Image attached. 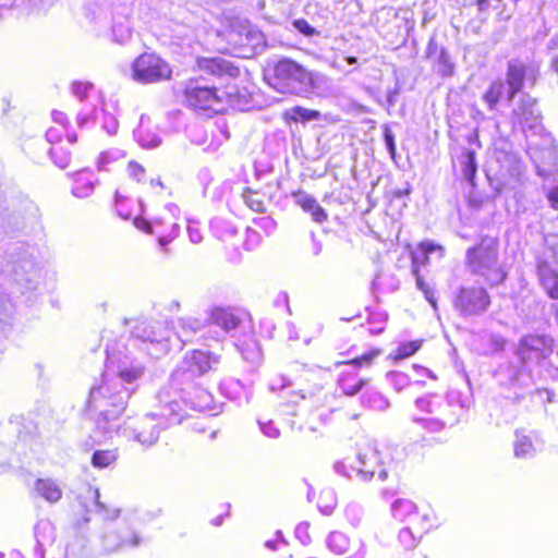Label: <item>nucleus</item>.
Returning <instances> with one entry per match:
<instances>
[{
    "instance_id": "1",
    "label": "nucleus",
    "mask_w": 558,
    "mask_h": 558,
    "mask_svg": "<svg viewBox=\"0 0 558 558\" xmlns=\"http://www.w3.org/2000/svg\"><path fill=\"white\" fill-rule=\"evenodd\" d=\"M499 239L481 235L465 252L464 265L468 271L481 278L489 288L505 284L508 270L498 263Z\"/></svg>"
},
{
    "instance_id": "2",
    "label": "nucleus",
    "mask_w": 558,
    "mask_h": 558,
    "mask_svg": "<svg viewBox=\"0 0 558 558\" xmlns=\"http://www.w3.org/2000/svg\"><path fill=\"white\" fill-rule=\"evenodd\" d=\"M392 515L395 520L405 525L403 531L415 539L438 527L436 515L429 506L423 505L418 508L409 499H398L392 505Z\"/></svg>"
},
{
    "instance_id": "3",
    "label": "nucleus",
    "mask_w": 558,
    "mask_h": 558,
    "mask_svg": "<svg viewBox=\"0 0 558 558\" xmlns=\"http://www.w3.org/2000/svg\"><path fill=\"white\" fill-rule=\"evenodd\" d=\"M219 36L228 44L229 50L240 58H252L265 46L264 34L246 21L231 22L219 32Z\"/></svg>"
},
{
    "instance_id": "4",
    "label": "nucleus",
    "mask_w": 558,
    "mask_h": 558,
    "mask_svg": "<svg viewBox=\"0 0 558 558\" xmlns=\"http://www.w3.org/2000/svg\"><path fill=\"white\" fill-rule=\"evenodd\" d=\"M265 77L267 83L280 93L292 94L298 84H308L312 88L316 87L314 74L288 58L268 66Z\"/></svg>"
},
{
    "instance_id": "5",
    "label": "nucleus",
    "mask_w": 558,
    "mask_h": 558,
    "mask_svg": "<svg viewBox=\"0 0 558 558\" xmlns=\"http://www.w3.org/2000/svg\"><path fill=\"white\" fill-rule=\"evenodd\" d=\"M131 77L141 84L171 81L173 66L156 51H143L131 63Z\"/></svg>"
},
{
    "instance_id": "6",
    "label": "nucleus",
    "mask_w": 558,
    "mask_h": 558,
    "mask_svg": "<svg viewBox=\"0 0 558 558\" xmlns=\"http://www.w3.org/2000/svg\"><path fill=\"white\" fill-rule=\"evenodd\" d=\"M453 307L462 316H477L492 305V296L483 286H462L456 293Z\"/></svg>"
},
{
    "instance_id": "7",
    "label": "nucleus",
    "mask_w": 558,
    "mask_h": 558,
    "mask_svg": "<svg viewBox=\"0 0 558 558\" xmlns=\"http://www.w3.org/2000/svg\"><path fill=\"white\" fill-rule=\"evenodd\" d=\"M537 102V98L534 97L521 98L511 112L513 125L525 134L543 129V114Z\"/></svg>"
},
{
    "instance_id": "8",
    "label": "nucleus",
    "mask_w": 558,
    "mask_h": 558,
    "mask_svg": "<svg viewBox=\"0 0 558 558\" xmlns=\"http://www.w3.org/2000/svg\"><path fill=\"white\" fill-rule=\"evenodd\" d=\"M539 76L538 69L532 66L519 58L507 62L506 76L504 82L519 95L523 92L525 82L534 87Z\"/></svg>"
},
{
    "instance_id": "9",
    "label": "nucleus",
    "mask_w": 558,
    "mask_h": 558,
    "mask_svg": "<svg viewBox=\"0 0 558 558\" xmlns=\"http://www.w3.org/2000/svg\"><path fill=\"white\" fill-rule=\"evenodd\" d=\"M63 133L64 135L58 126H51L46 133L47 140L51 144L49 155L60 168H66L71 163L72 151L70 148L76 142L75 134Z\"/></svg>"
},
{
    "instance_id": "10",
    "label": "nucleus",
    "mask_w": 558,
    "mask_h": 558,
    "mask_svg": "<svg viewBox=\"0 0 558 558\" xmlns=\"http://www.w3.org/2000/svg\"><path fill=\"white\" fill-rule=\"evenodd\" d=\"M182 94L186 105L195 110H214L222 102L215 86H186Z\"/></svg>"
},
{
    "instance_id": "11",
    "label": "nucleus",
    "mask_w": 558,
    "mask_h": 558,
    "mask_svg": "<svg viewBox=\"0 0 558 558\" xmlns=\"http://www.w3.org/2000/svg\"><path fill=\"white\" fill-rule=\"evenodd\" d=\"M517 96L502 78H495L488 84L482 99L489 111H497L502 104L511 105Z\"/></svg>"
},
{
    "instance_id": "12",
    "label": "nucleus",
    "mask_w": 558,
    "mask_h": 558,
    "mask_svg": "<svg viewBox=\"0 0 558 558\" xmlns=\"http://www.w3.org/2000/svg\"><path fill=\"white\" fill-rule=\"evenodd\" d=\"M196 68L209 76L235 78L240 75V68L221 57H201L196 59Z\"/></svg>"
},
{
    "instance_id": "13",
    "label": "nucleus",
    "mask_w": 558,
    "mask_h": 558,
    "mask_svg": "<svg viewBox=\"0 0 558 558\" xmlns=\"http://www.w3.org/2000/svg\"><path fill=\"white\" fill-rule=\"evenodd\" d=\"M519 0H474L477 11L493 15L496 22H508L514 14Z\"/></svg>"
},
{
    "instance_id": "14",
    "label": "nucleus",
    "mask_w": 558,
    "mask_h": 558,
    "mask_svg": "<svg viewBox=\"0 0 558 558\" xmlns=\"http://www.w3.org/2000/svg\"><path fill=\"white\" fill-rule=\"evenodd\" d=\"M520 350L526 359L543 360L551 354L554 344L546 336L527 335L521 340Z\"/></svg>"
},
{
    "instance_id": "15",
    "label": "nucleus",
    "mask_w": 558,
    "mask_h": 558,
    "mask_svg": "<svg viewBox=\"0 0 558 558\" xmlns=\"http://www.w3.org/2000/svg\"><path fill=\"white\" fill-rule=\"evenodd\" d=\"M426 59H434L433 69L441 76H452L454 73V63L448 50L440 47L438 43L432 38L428 40L425 49Z\"/></svg>"
},
{
    "instance_id": "16",
    "label": "nucleus",
    "mask_w": 558,
    "mask_h": 558,
    "mask_svg": "<svg viewBox=\"0 0 558 558\" xmlns=\"http://www.w3.org/2000/svg\"><path fill=\"white\" fill-rule=\"evenodd\" d=\"M439 253L445 255V247L433 241H421L416 244V250L410 253L412 272H421V268L429 264V255Z\"/></svg>"
},
{
    "instance_id": "17",
    "label": "nucleus",
    "mask_w": 558,
    "mask_h": 558,
    "mask_svg": "<svg viewBox=\"0 0 558 558\" xmlns=\"http://www.w3.org/2000/svg\"><path fill=\"white\" fill-rule=\"evenodd\" d=\"M537 276L541 286L550 299L558 300V271L547 260L537 264Z\"/></svg>"
},
{
    "instance_id": "18",
    "label": "nucleus",
    "mask_w": 558,
    "mask_h": 558,
    "mask_svg": "<svg viewBox=\"0 0 558 558\" xmlns=\"http://www.w3.org/2000/svg\"><path fill=\"white\" fill-rule=\"evenodd\" d=\"M295 203L305 211L308 213L312 219L317 223H324L328 219L326 210L317 203V201L301 190L292 192Z\"/></svg>"
},
{
    "instance_id": "19",
    "label": "nucleus",
    "mask_w": 558,
    "mask_h": 558,
    "mask_svg": "<svg viewBox=\"0 0 558 558\" xmlns=\"http://www.w3.org/2000/svg\"><path fill=\"white\" fill-rule=\"evenodd\" d=\"M34 490L37 496L50 504H56L62 498V488L49 477H40L35 481Z\"/></svg>"
},
{
    "instance_id": "20",
    "label": "nucleus",
    "mask_w": 558,
    "mask_h": 558,
    "mask_svg": "<svg viewBox=\"0 0 558 558\" xmlns=\"http://www.w3.org/2000/svg\"><path fill=\"white\" fill-rule=\"evenodd\" d=\"M361 468L359 473L364 480L372 478L375 474L383 480L387 478V472L377 463V454L374 450H369L360 456Z\"/></svg>"
},
{
    "instance_id": "21",
    "label": "nucleus",
    "mask_w": 558,
    "mask_h": 558,
    "mask_svg": "<svg viewBox=\"0 0 558 558\" xmlns=\"http://www.w3.org/2000/svg\"><path fill=\"white\" fill-rule=\"evenodd\" d=\"M364 385L365 379L352 368L342 371L338 379V386L348 396L357 393Z\"/></svg>"
},
{
    "instance_id": "22",
    "label": "nucleus",
    "mask_w": 558,
    "mask_h": 558,
    "mask_svg": "<svg viewBox=\"0 0 558 558\" xmlns=\"http://www.w3.org/2000/svg\"><path fill=\"white\" fill-rule=\"evenodd\" d=\"M186 364L190 372L203 375L211 368V355L206 351L193 350L186 357Z\"/></svg>"
},
{
    "instance_id": "23",
    "label": "nucleus",
    "mask_w": 558,
    "mask_h": 558,
    "mask_svg": "<svg viewBox=\"0 0 558 558\" xmlns=\"http://www.w3.org/2000/svg\"><path fill=\"white\" fill-rule=\"evenodd\" d=\"M424 339H414L399 343V345L392 350L387 359L392 363H399L402 360L409 359L415 355L423 347Z\"/></svg>"
},
{
    "instance_id": "24",
    "label": "nucleus",
    "mask_w": 558,
    "mask_h": 558,
    "mask_svg": "<svg viewBox=\"0 0 558 558\" xmlns=\"http://www.w3.org/2000/svg\"><path fill=\"white\" fill-rule=\"evenodd\" d=\"M72 194L78 198H85L94 192V180L89 173H76L72 177Z\"/></svg>"
},
{
    "instance_id": "25",
    "label": "nucleus",
    "mask_w": 558,
    "mask_h": 558,
    "mask_svg": "<svg viewBox=\"0 0 558 558\" xmlns=\"http://www.w3.org/2000/svg\"><path fill=\"white\" fill-rule=\"evenodd\" d=\"M281 117L286 123H305L312 120H318L320 118V113L317 110H311L303 108L301 106H294L291 109L283 111Z\"/></svg>"
},
{
    "instance_id": "26",
    "label": "nucleus",
    "mask_w": 558,
    "mask_h": 558,
    "mask_svg": "<svg viewBox=\"0 0 558 558\" xmlns=\"http://www.w3.org/2000/svg\"><path fill=\"white\" fill-rule=\"evenodd\" d=\"M210 317L215 325L226 330L234 329L240 324V318L238 316H235L232 312L223 308H216L213 311Z\"/></svg>"
},
{
    "instance_id": "27",
    "label": "nucleus",
    "mask_w": 558,
    "mask_h": 558,
    "mask_svg": "<svg viewBox=\"0 0 558 558\" xmlns=\"http://www.w3.org/2000/svg\"><path fill=\"white\" fill-rule=\"evenodd\" d=\"M461 169L465 179L471 185H474V179L477 171V165L475 162L476 151L474 149H464L462 153Z\"/></svg>"
},
{
    "instance_id": "28",
    "label": "nucleus",
    "mask_w": 558,
    "mask_h": 558,
    "mask_svg": "<svg viewBox=\"0 0 558 558\" xmlns=\"http://www.w3.org/2000/svg\"><path fill=\"white\" fill-rule=\"evenodd\" d=\"M118 459L117 449H99L93 453L92 464L97 469L112 465Z\"/></svg>"
},
{
    "instance_id": "29",
    "label": "nucleus",
    "mask_w": 558,
    "mask_h": 558,
    "mask_svg": "<svg viewBox=\"0 0 558 558\" xmlns=\"http://www.w3.org/2000/svg\"><path fill=\"white\" fill-rule=\"evenodd\" d=\"M381 354V349L374 348L366 353L343 362H338L337 365H348L356 367H368L373 364L375 359Z\"/></svg>"
},
{
    "instance_id": "30",
    "label": "nucleus",
    "mask_w": 558,
    "mask_h": 558,
    "mask_svg": "<svg viewBox=\"0 0 558 558\" xmlns=\"http://www.w3.org/2000/svg\"><path fill=\"white\" fill-rule=\"evenodd\" d=\"M415 277L417 288L423 292L426 301L433 306L434 310H437V300L433 290L425 282L424 277L421 272H412Z\"/></svg>"
},
{
    "instance_id": "31",
    "label": "nucleus",
    "mask_w": 558,
    "mask_h": 558,
    "mask_svg": "<svg viewBox=\"0 0 558 558\" xmlns=\"http://www.w3.org/2000/svg\"><path fill=\"white\" fill-rule=\"evenodd\" d=\"M144 373L143 367H123L118 372V376L125 383H133Z\"/></svg>"
},
{
    "instance_id": "32",
    "label": "nucleus",
    "mask_w": 558,
    "mask_h": 558,
    "mask_svg": "<svg viewBox=\"0 0 558 558\" xmlns=\"http://www.w3.org/2000/svg\"><path fill=\"white\" fill-rule=\"evenodd\" d=\"M93 89V84L84 81H75L71 84L72 93L80 99L84 100Z\"/></svg>"
},
{
    "instance_id": "33",
    "label": "nucleus",
    "mask_w": 558,
    "mask_h": 558,
    "mask_svg": "<svg viewBox=\"0 0 558 558\" xmlns=\"http://www.w3.org/2000/svg\"><path fill=\"white\" fill-rule=\"evenodd\" d=\"M514 454L517 457H525L527 453H530L533 449V445L530 438L523 436L520 438H517L513 445Z\"/></svg>"
},
{
    "instance_id": "34",
    "label": "nucleus",
    "mask_w": 558,
    "mask_h": 558,
    "mask_svg": "<svg viewBox=\"0 0 558 558\" xmlns=\"http://www.w3.org/2000/svg\"><path fill=\"white\" fill-rule=\"evenodd\" d=\"M292 24L294 28L304 36L311 37L319 34V32L316 31L305 19H296Z\"/></svg>"
},
{
    "instance_id": "35",
    "label": "nucleus",
    "mask_w": 558,
    "mask_h": 558,
    "mask_svg": "<svg viewBox=\"0 0 558 558\" xmlns=\"http://www.w3.org/2000/svg\"><path fill=\"white\" fill-rule=\"evenodd\" d=\"M128 172L129 175L136 180L137 182L142 181L145 175L144 167L136 161H130L128 163Z\"/></svg>"
},
{
    "instance_id": "36",
    "label": "nucleus",
    "mask_w": 558,
    "mask_h": 558,
    "mask_svg": "<svg viewBox=\"0 0 558 558\" xmlns=\"http://www.w3.org/2000/svg\"><path fill=\"white\" fill-rule=\"evenodd\" d=\"M256 193L252 191H247L244 195L245 203L255 211L263 213L265 210V205L262 201L255 199Z\"/></svg>"
},
{
    "instance_id": "37",
    "label": "nucleus",
    "mask_w": 558,
    "mask_h": 558,
    "mask_svg": "<svg viewBox=\"0 0 558 558\" xmlns=\"http://www.w3.org/2000/svg\"><path fill=\"white\" fill-rule=\"evenodd\" d=\"M133 223L137 230H140L146 234H153V227L146 218L136 217L133 220Z\"/></svg>"
},
{
    "instance_id": "38",
    "label": "nucleus",
    "mask_w": 558,
    "mask_h": 558,
    "mask_svg": "<svg viewBox=\"0 0 558 558\" xmlns=\"http://www.w3.org/2000/svg\"><path fill=\"white\" fill-rule=\"evenodd\" d=\"M384 137H385V142H386V145H387L390 156L392 158H395L396 157L395 137L389 128L385 129Z\"/></svg>"
},
{
    "instance_id": "39",
    "label": "nucleus",
    "mask_w": 558,
    "mask_h": 558,
    "mask_svg": "<svg viewBox=\"0 0 558 558\" xmlns=\"http://www.w3.org/2000/svg\"><path fill=\"white\" fill-rule=\"evenodd\" d=\"M52 119L56 123H58L62 130H60L61 132H66L65 131V125L68 123V117L66 114L63 112V111H60V110H53L52 111ZM64 135V133H62Z\"/></svg>"
},
{
    "instance_id": "40",
    "label": "nucleus",
    "mask_w": 558,
    "mask_h": 558,
    "mask_svg": "<svg viewBox=\"0 0 558 558\" xmlns=\"http://www.w3.org/2000/svg\"><path fill=\"white\" fill-rule=\"evenodd\" d=\"M547 199L554 209H558V186H554L551 190H549L547 193Z\"/></svg>"
},
{
    "instance_id": "41",
    "label": "nucleus",
    "mask_w": 558,
    "mask_h": 558,
    "mask_svg": "<svg viewBox=\"0 0 558 558\" xmlns=\"http://www.w3.org/2000/svg\"><path fill=\"white\" fill-rule=\"evenodd\" d=\"M308 529H310V523H307V522L300 523L295 529V533H296L298 537H300V538L308 537V534H307Z\"/></svg>"
},
{
    "instance_id": "42",
    "label": "nucleus",
    "mask_w": 558,
    "mask_h": 558,
    "mask_svg": "<svg viewBox=\"0 0 558 558\" xmlns=\"http://www.w3.org/2000/svg\"><path fill=\"white\" fill-rule=\"evenodd\" d=\"M141 543V538L137 535H132L129 538L122 541V546H137Z\"/></svg>"
},
{
    "instance_id": "43",
    "label": "nucleus",
    "mask_w": 558,
    "mask_h": 558,
    "mask_svg": "<svg viewBox=\"0 0 558 558\" xmlns=\"http://www.w3.org/2000/svg\"><path fill=\"white\" fill-rule=\"evenodd\" d=\"M469 141L470 142H473L476 144V146L480 148L481 147V142H480V138H478V133L477 131H474L470 136H469Z\"/></svg>"
},
{
    "instance_id": "44",
    "label": "nucleus",
    "mask_w": 558,
    "mask_h": 558,
    "mask_svg": "<svg viewBox=\"0 0 558 558\" xmlns=\"http://www.w3.org/2000/svg\"><path fill=\"white\" fill-rule=\"evenodd\" d=\"M265 434H267L269 437H277L279 435V432L278 429L276 428H272V427H268L267 429L265 428L264 429Z\"/></svg>"
},
{
    "instance_id": "45",
    "label": "nucleus",
    "mask_w": 558,
    "mask_h": 558,
    "mask_svg": "<svg viewBox=\"0 0 558 558\" xmlns=\"http://www.w3.org/2000/svg\"><path fill=\"white\" fill-rule=\"evenodd\" d=\"M415 368L422 369L427 376H429L432 379H436V376L430 372V369L425 368L423 366L414 365Z\"/></svg>"
},
{
    "instance_id": "46",
    "label": "nucleus",
    "mask_w": 558,
    "mask_h": 558,
    "mask_svg": "<svg viewBox=\"0 0 558 558\" xmlns=\"http://www.w3.org/2000/svg\"><path fill=\"white\" fill-rule=\"evenodd\" d=\"M551 69L558 74V56L551 61Z\"/></svg>"
},
{
    "instance_id": "47",
    "label": "nucleus",
    "mask_w": 558,
    "mask_h": 558,
    "mask_svg": "<svg viewBox=\"0 0 558 558\" xmlns=\"http://www.w3.org/2000/svg\"><path fill=\"white\" fill-rule=\"evenodd\" d=\"M345 61L349 63V64H354L357 62V59L355 57H352V56H349L345 58Z\"/></svg>"
},
{
    "instance_id": "48",
    "label": "nucleus",
    "mask_w": 558,
    "mask_h": 558,
    "mask_svg": "<svg viewBox=\"0 0 558 558\" xmlns=\"http://www.w3.org/2000/svg\"><path fill=\"white\" fill-rule=\"evenodd\" d=\"M404 194H409V190L395 192V196L397 197H401Z\"/></svg>"
},
{
    "instance_id": "49",
    "label": "nucleus",
    "mask_w": 558,
    "mask_h": 558,
    "mask_svg": "<svg viewBox=\"0 0 558 558\" xmlns=\"http://www.w3.org/2000/svg\"><path fill=\"white\" fill-rule=\"evenodd\" d=\"M338 538H339V539H341L342 537H341L340 535H333V536H331V538H330V544H332V543H333L335 541H337Z\"/></svg>"
},
{
    "instance_id": "50",
    "label": "nucleus",
    "mask_w": 558,
    "mask_h": 558,
    "mask_svg": "<svg viewBox=\"0 0 558 558\" xmlns=\"http://www.w3.org/2000/svg\"><path fill=\"white\" fill-rule=\"evenodd\" d=\"M159 243L160 245H166L168 243V240H166L165 238H160Z\"/></svg>"
},
{
    "instance_id": "51",
    "label": "nucleus",
    "mask_w": 558,
    "mask_h": 558,
    "mask_svg": "<svg viewBox=\"0 0 558 558\" xmlns=\"http://www.w3.org/2000/svg\"><path fill=\"white\" fill-rule=\"evenodd\" d=\"M381 331H383V329L369 330V333H371V335H376V333H379V332H381Z\"/></svg>"
},
{
    "instance_id": "52",
    "label": "nucleus",
    "mask_w": 558,
    "mask_h": 558,
    "mask_svg": "<svg viewBox=\"0 0 558 558\" xmlns=\"http://www.w3.org/2000/svg\"><path fill=\"white\" fill-rule=\"evenodd\" d=\"M194 323H195V326L193 327V330H196V329H198V328H199V324H198V322H197V320H195Z\"/></svg>"
},
{
    "instance_id": "53",
    "label": "nucleus",
    "mask_w": 558,
    "mask_h": 558,
    "mask_svg": "<svg viewBox=\"0 0 558 558\" xmlns=\"http://www.w3.org/2000/svg\"><path fill=\"white\" fill-rule=\"evenodd\" d=\"M556 316L558 317V308L556 310Z\"/></svg>"
}]
</instances>
